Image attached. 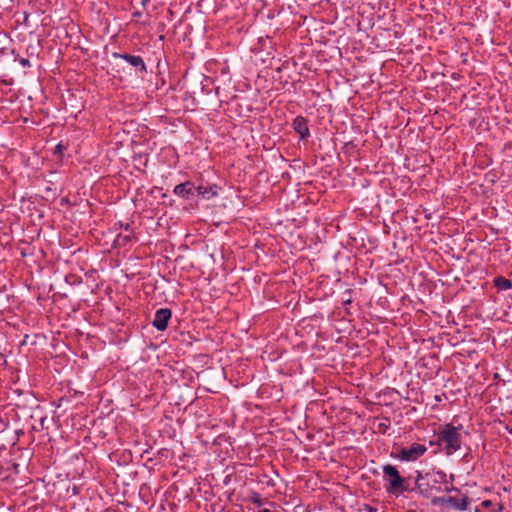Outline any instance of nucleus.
Wrapping results in <instances>:
<instances>
[{
  "label": "nucleus",
  "instance_id": "f257e3e1",
  "mask_svg": "<svg viewBox=\"0 0 512 512\" xmlns=\"http://www.w3.org/2000/svg\"><path fill=\"white\" fill-rule=\"evenodd\" d=\"M462 425L454 426L453 424H445L440 427L436 434V444L443 446L447 455H451L461 449L462 437L460 430ZM435 442L430 441V445H434Z\"/></svg>",
  "mask_w": 512,
  "mask_h": 512
},
{
  "label": "nucleus",
  "instance_id": "4468645a",
  "mask_svg": "<svg viewBox=\"0 0 512 512\" xmlns=\"http://www.w3.org/2000/svg\"><path fill=\"white\" fill-rule=\"evenodd\" d=\"M433 506L448 507L447 497H434L431 500Z\"/></svg>",
  "mask_w": 512,
  "mask_h": 512
},
{
  "label": "nucleus",
  "instance_id": "9d476101",
  "mask_svg": "<svg viewBox=\"0 0 512 512\" xmlns=\"http://www.w3.org/2000/svg\"><path fill=\"white\" fill-rule=\"evenodd\" d=\"M217 185H210V186H203L200 185L196 187V194L200 195L204 199H211L215 196H217L218 191Z\"/></svg>",
  "mask_w": 512,
  "mask_h": 512
},
{
  "label": "nucleus",
  "instance_id": "f03ea898",
  "mask_svg": "<svg viewBox=\"0 0 512 512\" xmlns=\"http://www.w3.org/2000/svg\"><path fill=\"white\" fill-rule=\"evenodd\" d=\"M383 476L387 482L386 491L390 494L399 495L404 492H412L414 489H410L407 480L402 477L398 469L391 465L386 464L382 467Z\"/></svg>",
  "mask_w": 512,
  "mask_h": 512
},
{
  "label": "nucleus",
  "instance_id": "0eeeda50",
  "mask_svg": "<svg viewBox=\"0 0 512 512\" xmlns=\"http://www.w3.org/2000/svg\"><path fill=\"white\" fill-rule=\"evenodd\" d=\"M172 317V311L169 308L158 309L154 315L152 325L158 331H165L168 327V322Z\"/></svg>",
  "mask_w": 512,
  "mask_h": 512
},
{
  "label": "nucleus",
  "instance_id": "1a4fd4ad",
  "mask_svg": "<svg viewBox=\"0 0 512 512\" xmlns=\"http://www.w3.org/2000/svg\"><path fill=\"white\" fill-rule=\"evenodd\" d=\"M293 129L300 135L302 140L310 136L308 121L303 116H297L292 123Z\"/></svg>",
  "mask_w": 512,
  "mask_h": 512
},
{
  "label": "nucleus",
  "instance_id": "6e6552de",
  "mask_svg": "<svg viewBox=\"0 0 512 512\" xmlns=\"http://www.w3.org/2000/svg\"><path fill=\"white\" fill-rule=\"evenodd\" d=\"M173 193L181 199L190 200L196 195V187L191 181H186L176 185Z\"/></svg>",
  "mask_w": 512,
  "mask_h": 512
},
{
  "label": "nucleus",
  "instance_id": "2eb2a0df",
  "mask_svg": "<svg viewBox=\"0 0 512 512\" xmlns=\"http://www.w3.org/2000/svg\"><path fill=\"white\" fill-rule=\"evenodd\" d=\"M251 502L260 507L263 505L264 503V499L261 497V495L259 493H253V495L251 496Z\"/></svg>",
  "mask_w": 512,
  "mask_h": 512
},
{
  "label": "nucleus",
  "instance_id": "f3484780",
  "mask_svg": "<svg viewBox=\"0 0 512 512\" xmlns=\"http://www.w3.org/2000/svg\"><path fill=\"white\" fill-rule=\"evenodd\" d=\"M481 506L482 507H485V508H489L492 506V501L491 500H484L482 503H481Z\"/></svg>",
  "mask_w": 512,
  "mask_h": 512
},
{
  "label": "nucleus",
  "instance_id": "dca6fc26",
  "mask_svg": "<svg viewBox=\"0 0 512 512\" xmlns=\"http://www.w3.org/2000/svg\"><path fill=\"white\" fill-rule=\"evenodd\" d=\"M361 510H363L365 512H377L378 511V509L376 507H373L369 504H364V506Z\"/></svg>",
  "mask_w": 512,
  "mask_h": 512
},
{
  "label": "nucleus",
  "instance_id": "5701e85b",
  "mask_svg": "<svg viewBox=\"0 0 512 512\" xmlns=\"http://www.w3.org/2000/svg\"><path fill=\"white\" fill-rule=\"evenodd\" d=\"M133 16H134V17H140V16H141V12H139V11L134 12V13H133Z\"/></svg>",
  "mask_w": 512,
  "mask_h": 512
},
{
  "label": "nucleus",
  "instance_id": "bb28decb",
  "mask_svg": "<svg viewBox=\"0 0 512 512\" xmlns=\"http://www.w3.org/2000/svg\"><path fill=\"white\" fill-rule=\"evenodd\" d=\"M3 38H4L5 40H7V39H8V37H7V35H6V34H4V35H3Z\"/></svg>",
  "mask_w": 512,
  "mask_h": 512
},
{
  "label": "nucleus",
  "instance_id": "7ed1b4c3",
  "mask_svg": "<svg viewBox=\"0 0 512 512\" xmlns=\"http://www.w3.org/2000/svg\"><path fill=\"white\" fill-rule=\"evenodd\" d=\"M446 481V473L443 471H437L436 473L422 474L421 471H416L415 486L411 489L418 491L420 495L425 498L431 496L432 489L435 488V484Z\"/></svg>",
  "mask_w": 512,
  "mask_h": 512
},
{
  "label": "nucleus",
  "instance_id": "a211bd4d",
  "mask_svg": "<svg viewBox=\"0 0 512 512\" xmlns=\"http://www.w3.org/2000/svg\"><path fill=\"white\" fill-rule=\"evenodd\" d=\"M8 423L4 420L0 419V431H4L7 427Z\"/></svg>",
  "mask_w": 512,
  "mask_h": 512
},
{
  "label": "nucleus",
  "instance_id": "f8f14e48",
  "mask_svg": "<svg viewBox=\"0 0 512 512\" xmlns=\"http://www.w3.org/2000/svg\"><path fill=\"white\" fill-rule=\"evenodd\" d=\"M493 282L495 287H497L499 290H508L512 287L511 280L506 279L502 276L495 277Z\"/></svg>",
  "mask_w": 512,
  "mask_h": 512
},
{
  "label": "nucleus",
  "instance_id": "9b49d317",
  "mask_svg": "<svg viewBox=\"0 0 512 512\" xmlns=\"http://www.w3.org/2000/svg\"><path fill=\"white\" fill-rule=\"evenodd\" d=\"M135 239V235L133 233L130 234H118L115 239V246L117 247H125L128 243Z\"/></svg>",
  "mask_w": 512,
  "mask_h": 512
},
{
  "label": "nucleus",
  "instance_id": "aec40b11",
  "mask_svg": "<svg viewBox=\"0 0 512 512\" xmlns=\"http://www.w3.org/2000/svg\"><path fill=\"white\" fill-rule=\"evenodd\" d=\"M55 152H56V153H61V152H62V145H61V144H58V145L55 147Z\"/></svg>",
  "mask_w": 512,
  "mask_h": 512
},
{
  "label": "nucleus",
  "instance_id": "39448f33",
  "mask_svg": "<svg viewBox=\"0 0 512 512\" xmlns=\"http://www.w3.org/2000/svg\"><path fill=\"white\" fill-rule=\"evenodd\" d=\"M445 491L448 493L454 492V496H448L447 502L448 507L458 511H465L468 509L470 504L469 498L467 495L463 494L458 488L454 486L446 487Z\"/></svg>",
  "mask_w": 512,
  "mask_h": 512
},
{
  "label": "nucleus",
  "instance_id": "6ab92c4d",
  "mask_svg": "<svg viewBox=\"0 0 512 512\" xmlns=\"http://www.w3.org/2000/svg\"><path fill=\"white\" fill-rule=\"evenodd\" d=\"M8 53L7 47H1L0 48V55H6Z\"/></svg>",
  "mask_w": 512,
  "mask_h": 512
},
{
  "label": "nucleus",
  "instance_id": "ddd939ff",
  "mask_svg": "<svg viewBox=\"0 0 512 512\" xmlns=\"http://www.w3.org/2000/svg\"><path fill=\"white\" fill-rule=\"evenodd\" d=\"M6 55L13 56V61L14 62L18 61L22 67H30L31 66L30 61L27 58H20L19 55L15 54L14 49L8 48V53Z\"/></svg>",
  "mask_w": 512,
  "mask_h": 512
},
{
  "label": "nucleus",
  "instance_id": "a878e982",
  "mask_svg": "<svg viewBox=\"0 0 512 512\" xmlns=\"http://www.w3.org/2000/svg\"><path fill=\"white\" fill-rule=\"evenodd\" d=\"M129 229H130V225H129V224H127V225L125 226V230H126V231H128Z\"/></svg>",
  "mask_w": 512,
  "mask_h": 512
},
{
  "label": "nucleus",
  "instance_id": "4be33fe9",
  "mask_svg": "<svg viewBox=\"0 0 512 512\" xmlns=\"http://www.w3.org/2000/svg\"><path fill=\"white\" fill-rule=\"evenodd\" d=\"M504 509V506L502 504H499L498 509L494 512H501Z\"/></svg>",
  "mask_w": 512,
  "mask_h": 512
},
{
  "label": "nucleus",
  "instance_id": "cd10ccee",
  "mask_svg": "<svg viewBox=\"0 0 512 512\" xmlns=\"http://www.w3.org/2000/svg\"><path fill=\"white\" fill-rule=\"evenodd\" d=\"M475 512H480V510L478 508L475 509Z\"/></svg>",
  "mask_w": 512,
  "mask_h": 512
},
{
  "label": "nucleus",
  "instance_id": "b1692460",
  "mask_svg": "<svg viewBox=\"0 0 512 512\" xmlns=\"http://www.w3.org/2000/svg\"><path fill=\"white\" fill-rule=\"evenodd\" d=\"M258 512H271L269 509H261Z\"/></svg>",
  "mask_w": 512,
  "mask_h": 512
},
{
  "label": "nucleus",
  "instance_id": "393cba45",
  "mask_svg": "<svg viewBox=\"0 0 512 512\" xmlns=\"http://www.w3.org/2000/svg\"><path fill=\"white\" fill-rule=\"evenodd\" d=\"M149 0H142V5H146V3L148 2Z\"/></svg>",
  "mask_w": 512,
  "mask_h": 512
},
{
  "label": "nucleus",
  "instance_id": "423d86ee",
  "mask_svg": "<svg viewBox=\"0 0 512 512\" xmlns=\"http://www.w3.org/2000/svg\"><path fill=\"white\" fill-rule=\"evenodd\" d=\"M112 57L114 59H123L127 63H129L132 67L136 69V71L144 74L147 72V66L144 62V59L138 55H131L129 53H119L113 52Z\"/></svg>",
  "mask_w": 512,
  "mask_h": 512
},
{
  "label": "nucleus",
  "instance_id": "412c9836",
  "mask_svg": "<svg viewBox=\"0 0 512 512\" xmlns=\"http://www.w3.org/2000/svg\"><path fill=\"white\" fill-rule=\"evenodd\" d=\"M351 302H352L351 298L345 299V300L343 301L344 305L351 304Z\"/></svg>",
  "mask_w": 512,
  "mask_h": 512
},
{
  "label": "nucleus",
  "instance_id": "20e7f679",
  "mask_svg": "<svg viewBox=\"0 0 512 512\" xmlns=\"http://www.w3.org/2000/svg\"><path fill=\"white\" fill-rule=\"evenodd\" d=\"M427 452V447L420 443H412L409 447H403L397 452H392L391 457L404 462L418 460Z\"/></svg>",
  "mask_w": 512,
  "mask_h": 512
}]
</instances>
